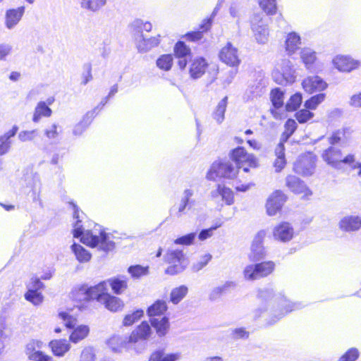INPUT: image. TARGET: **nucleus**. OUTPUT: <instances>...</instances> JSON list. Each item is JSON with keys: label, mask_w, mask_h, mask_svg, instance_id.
I'll use <instances>...</instances> for the list:
<instances>
[{"label": "nucleus", "mask_w": 361, "mask_h": 361, "mask_svg": "<svg viewBox=\"0 0 361 361\" xmlns=\"http://www.w3.org/2000/svg\"><path fill=\"white\" fill-rule=\"evenodd\" d=\"M259 298L267 302V307H260L254 312L256 318L259 317L264 311H269L271 318L267 319V324L272 325L283 317L287 313L300 308V304L293 303L281 295H276L272 289L259 290Z\"/></svg>", "instance_id": "f257e3e1"}, {"label": "nucleus", "mask_w": 361, "mask_h": 361, "mask_svg": "<svg viewBox=\"0 0 361 361\" xmlns=\"http://www.w3.org/2000/svg\"><path fill=\"white\" fill-rule=\"evenodd\" d=\"M73 235L75 238L80 237V240L84 244L97 247L104 252L112 250L115 247L113 236L106 233L99 225H96L93 230L84 231L80 221L78 220L74 224Z\"/></svg>", "instance_id": "f03ea898"}, {"label": "nucleus", "mask_w": 361, "mask_h": 361, "mask_svg": "<svg viewBox=\"0 0 361 361\" xmlns=\"http://www.w3.org/2000/svg\"><path fill=\"white\" fill-rule=\"evenodd\" d=\"M165 262L169 264L165 273L176 275L183 272L188 265L189 260L182 250L169 249L164 256Z\"/></svg>", "instance_id": "7ed1b4c3"}, {"label": "nucleus", "mask_w": 361, "mask_h": 361, "mask_svg": "<svg viewBox=\"0 0 361 361\" xmlns=\"http://www.w3.org/2000/svg\"><path fill=\"white\" fill-rule=\"evenodd\" d=\"M272 78L279 85H286L295 81V70L289 59L281 61L279 66L273 71Z\"/></svg>", "instance_id": "20e7f679"}, {"label": "nucleus", "mask_w": 361, "mask_h": 361, "mask_svg": "<svg viewBox=\"0 0 361 361\" xmlns=\"http://www.w3.org/2000/svg\"><path fill=\"white\" fill-rule=\"evenodd\" d=\"M322 159L335 169H341V164L352 165L355 163V154H348L343 157L340 149L330 147L322 153Z\"/></svg>", "instance_id": "39448f33"}, {"label": "nucleus", "mask_w": 361, "mask_h": 361, "mask_svg": "<svg viewBox=\"0 0 361 361\" xmlns=\"http://www.w3.org/2000/svg\"><path fill=\"white\" fill-rule=\"evenodd\" d=\"M237 174L238 169L229 161H214L206 177L209 180H215L218 177L232 179L236 177Z\"/></svg>", "instance_id": "423d86ee"}, {"label": "nucleus", "mask_w": 361, "mask_h": 361, "mask_svg": "<svg viewBox=\"0 0 361 361\" xmlns=\"http://www.w3.org/2000/svg\"><path fill=\"white\" fill-rule=\"evenodd\" d=\"M59 317L63 322L64 325L67 328H74L70 335V341L71 342L77 343L87 336L90 331L87 326L79 325L75 328L77 323L76 319L64 312H59Z\"/></svg>", "instance_id": "0eeeda50"}, {"label": "nucleus", "mask_w": 361, "mask_h": 361, "mask_svg": "<svg viewBox=\"0 0 361 361\" xmlns=\"http://www.w3.org/2000/svg\"><path fill=\"white\" fill-rule=\"evenodd\" d=\"M151 334V328L147 322H143L128 337V343L135 345L134 349L140 353L147 346L146 340Z\"/></svg>", "instance_id": "6e6552de"}, {"label": "nucleus", "mask_w": 361, "mask_h": 361, "mask_svg": "<svg viewBox=\"0 0 361 361\" xmlns=\"http://www.w3.org/2000/svg\"><path fill=\"white\" fill-rule=\"evenodd\" d=\"M251 27L258 43L265 44L267 42L269 38L267 25L260 15L257 14L252 18Z\"/></svg>", "instance_id": "1a4fd4ad"}, {"label": "nucleus", "mask_w": 361, "mask_h": 361, "mask_svg": "<svg viewBox=\"0 0 361 361\" xmlns=\"http://www.w3.org/2000/svg\"><path fill=\"white\" fill-rule=\"evenodd\" d=\"M231 156L238 167H243L245 164H247L248 166H257L256 158L252 154H248L242 147L233 149Z\"/></svg>", "instance_id": "9d476101"}, {"label": "nucleus", "mask_w": 361, "mask_h": 361, "mask_svg": "<svg viewBox=\"0 0 361 361\" xmlns=\"http://www.w3.org/2000/svg\"><path fill=\"white\" fill-rule=\"evenodd\" d=\"M332 63L340 72L349 73L357 69L360 66V62L349 56L337 55L333 59Z\"/></svg>", "instance_id": "9b49d317"}, {"label": "nucleus", "mask_w": 361, "mask_h": 361, "mask_svg": "<svg viewBox=\"0 0 361 361\" xmlns=\"http://www.w3.org/2000/svg\"><path fill=\"white\" fill-rule=\"evenodd\" d=\"M315 167L314 157L311 154L301 156L294 164L293 169L299 174L310 176L313 173Z\"/></svg>", "instance_id": "f8f14e48"}, {"label": "nucleus", "mask_w": 361, "mask_h": 361, "mask_svg": "<svg viewBox=\"0 0 361 361\" xmlns=\"http://www.w3.org/2000/svg\"><path fill=\"white\" fill-rule=\"evenodd\" d=\"M273 237L275 240L286 243L294 236V228L288 222H282L273 228Z\"/></svg>", "instance_id": "ddd939ff"}, {"label": "nucleus", "mask_w": 361, "mask_h": 361, "mask_svg": "<svg viewBox=\"0 0 361 361\" xmlns=\"http://www.w3.org/2000/svg\"><path fill=\"white\" fill-rule=\"evenodd\" d=\"M265 236V232L261 231L255 235L251 245L249 259L252 262H257L264 258L266 252L262 245V241Z\"/></svg>", "instance_id": "4468645a"}, {"label": "nucleus", "mask_w": 361, "mask_h": 361, "mask_svg": "<svg viewBox=\"0 0 361 361\" xmlns=\"http://www.w3.org/2000/svg\"><path fill=\"white\" fill-rule=\"evenodd\" d=\"M286 202V196L281 191L274 192L268 198L266 204L267 212L269 216H274L279 212Z\"/></svg>", "instance_id": "2eb2a0df"}, {"label": "nucleus", "mask_w": 361, "mask_h": 361, "mask_svg": "<svg viewBox=\"0 0 361 361\" xmlns=\"http://www.w3.org/2000/svg\"><path fill=\"white\" fill-rule=\"evenodd\" d=\"M136 47L139 52L146 53L160 43V35L149 38L144 37L143 33L134 34Z\"/></svg>", "instance_id": "dca6fc26"}, {"label": "nucleus", "mask_w": 361, "mask_h": 361, "mask_svg": "<svg viewBox=\"0 0 361 361\" xmlns=\"http://www.w3.org/2000/svg\"><path fill=\"white\" fill-rule=\"evenodd\" d=\"M219 58L224 63L233 67L238 66L240 62L237 49L230 42L221 49Z\"/></svg>", "instance_id": "f3484780"}, {"label": "nucleus", "mask_w": 361, "mask_h": 361, "mask_svg": "<svg viewBox=\"0 0 361 361\" xmlns=\"http://www.w3.org/2000/svg\"><path fill=\"white\" fill-rule=\"evenodd\" d=\"M302 85L305 91L308 93H312L315 91H322L327 87L326 82L317 75L306 78L303 80Z\"/></svg>", "instance_id": "a211bd4d"}, {"label": "nucleus", "mask_w": 361, "mask_h": 361, "mask_svg": "<svg viewBox=\"0 0 361 361\" xmlns=\"http://www.w3.org/2000/svg\"><path fill=\"white\" fill-rule=\"evenodd\" d=\"M24 13V6L7 10L5 14L6 27L9 30L14 28L20 21Z\"/></svg>", "instance_id": "6ab92c4d"}, {"label": "nucleus", "mask_w": 361, "mask_h": 361, "mask_svg": "<svg viewBox=\"0 0 361 361\" xmlns=\"http://www.w3.org/2000/svg\"><path fill=\"white\" fill-rule=\"evenodd\" d=\"M208 63L202 57L194 59L190 65L189 74L191 78L197 80L201 78L206 72Z\"/></svg>", "instance_id": "aec40b11"}, {"label": "nucleus", "mask_w": 361, "mask_h": 361, "mask_svg": "<svg viewBox=\"0 0 361 361\" xmlns=\"http://www.w3.org/2000/svg\"><path fill=\"white\" fill-rule=\"evenodd\" d=\"M339 228L345 232H354L361 228V217L359 216H346L339 221Z\"/></svg>", "instance_id": "412c9836"}, {"label": "nucleus", "mask_w": 361, "mask_h": 361, "mask_svg": "<svg viewBox=\"0 0 361 361\" xmlns=\"http://www.w3.org/2000/svg\"><path fill=\"white\" fill-rule=\"evenodd\" d=\"M300 44L301 38L298 33L292 32L287 35L285 41V50L288 55L294 54L299 49Z\"/></svg>", "instance_id": "4be33fe9"}, {"label": "nucleus", "mask_w": 361, "mask_h": 361, "mask_svg": "<svg viewBox=\"0 0 361 361\" xmlns=\"http://www.w3.org/2000/svg\"><path fill=\"white\" fill-rule=\"evenodd\" d=\"M87 289L90 300L96 299L98 302H102V298H103V296L107 295V282L102 281L93 286H87Z\"/></svg>", "instance_id": "5701e85b"}, {"label": "nucleus", "mask_w": 361, "mask_h": 361, "mask_svg": "<svg viewBox=\"0 0 361 361\" xmlns=\"http://www.w3.org/2000/svg\"><path fill=\"white\" fill-rule=\"evenodd\" d=\"M235 287L236 283L234 281H226L221 286L213 288L209 293L208 298L211 301H216L222 295Z\"/></svg>", "instance_id": "b1692460"}, {"label": "nucleus", "mask_w": 361, "mask_h": 361, "mask_svg": "<svg viewBox=\"0 0 361 361\" xmlns=\"http://www.w3.org/2000/svg\"><path fill=\"white\" fill-rule=\"evenodd\" d=\"M286 185L295 193L305 195L308 194V188L303 181L295 176H288L286 178Z\"/></svg>", "instance_id": "393cba45"}, {"label": "nucleus", "mask_w": 361, "mask_h": 361, "mask_svg": "<svg viewBox=\"0 0 361 361\" xmlns=\"http://www.w3.org/2000/svg\"><path fill=\"white\" fill-rule=\"evenodd\" d=\"M107 286L109 285L113 292L120 295L128 288V278L124 276H118L109 279Z\"/></svg>", "instance_id": "a878e982"}, {"label": "nucleus", "mask_w": 361, "mask_h": 361, "mask_svg": "<svg viewBox=\"0 0 361 361\" xmlns=\"http://www.w3.org/2000/svg\"><path fill=\"white\" fill-rule=\"evenodd\" d=\"M150 323L156 329L159 336L161 337L167 334L169 329V322L166 317L150 318Z\"/></svg>", "instance_id": "bb28decb"}, {"label": "nucleus", "mask_w": 361, "mask_h": 361, "mask_svg": "<svg viewBox=\"0 0 361 361\" xmlns=\"http://www.w3.org/2000/svg\"><path fill=\"white\" fill-rule=\"evenodd\" d=\"M18 130V126H13L12 129L0 137V156L6 154L11 147L10 139L13 137Z\"/></svg>", "instance_id": "cd10ccee"}, {"label": "nucleus", "mask_w": 361, "mask_h": 361, "mask_svg": "<svg viewBox=\"0 0 361 361\" xmlns=\"http://www.w3.org/2000/svg\"><path fill=\"white\" fill-rule=\"evenodd\" d=\"M49 345L54 355L59 357L63 356L71 348L69 343L66 340L51 341Z\"/></svg>", "instance_id": "c85d7f7f"}, {"label": "nucleus", "mask_w": 361, "mask_h": 361, "mask_svg": "<svg viewBox=\"0 0 361 361\" xmlns=\"http://www.w3.org/2000/svg\"><path fill=\"white\" fill-rule=\"evenodd\" d=\"M102 300V302L101 303L104 304L106 308L111 312H117L123 307V302L120 298L108 293L105 296H103Z\"/></svg>", "instance_id": "c756f323"}, {"label": "nucleus", "mask_w": 361, "mask_h": 361, "mask_svg": "<svg viewBox=\"0 0 361 361\" xmlns=\"http://www.w3.org/2000/svg\"><path fill=\"white\" fill-rule=\"evenodd\" d=\"M300 55L306 68H312L317 60V53L310 48L305 47L301 49Z\"/></svg>", "instance_id": "7c9ffc66"}, {"label": "nucleus", "mask_w": 361, "mask_h": 361, "mask_svg": "<svg viewBox=\"0 0 361 361\" xmlns=\"http://www.w3.org/2000/svg\"><path fill=\"white\" fill-rule=\"evenodd\" d=\"M284 152L285 147L282 143L276 146L275 149V155L276 158L274 162V167L276 172L281 171L286 164Z\"/></svg>", "instance_id": "2f4dec72"}, {"label": "nucleus", "mask_w": 361, "mask_h": 361, "mask_svg": "<svg viewBox=\"0 0 361 361\" xmlns=\"http://www.w3.org/2000/svg\"><path fill=\"white\" fill-rule=\"evenodd\" d=\"M52 114L51 109L44 102H39L34 111L32 121L35 123H38L42 116L49 117Z\"/></svg>", "instance_id": "473e14b6"}, {"label": "nucleus", "mask_w": 361, "mask_h": 361, "mask_svg": "<svg viewBox=\"0 0 361 361\" xmlns=\"http://www.w3.org/2000/svg\"><path fill=\"white\" fill-rule=\"evenodd\" d=\"M126 340L127 338L114 335L107 341V345L114 352H121L122 349L126 348L128 344H130Z\"/></svg>", "instance_id": "72a5a7b5"}, {"label": "nucleus", "mask_w": 361, "mask_h": 361, "mask_svg": "<svg viewBox=\"0 0 361 361\" xmlns=\"http://www.w3.org/2000/svg\"><path fill=\"white\" fill-rule=\"evenodd\" d=\"M228 104V97H224L219 101L214 111L212 113V117L219 124H221L225 118V112Z\"/></svg>", "instance_id": "f704fd0d"}, {"label": "nucleus", "mask_w": 361, "mask_h": 361, "mask_svg": "<svg viewBox=\"0 0 361 361\" xmlns=\"http://www.w3.org/2000/svg\"><path fill=\"white\" fill-rule=\"evenodd\" d=\"M87 285H80L75 286L71 293V298L78 302L90 300V296L87 293Z\"/></svg>", "instance_id": "c9c22d12"}, {"label": "nucleus", "mask_w": 361, "mask_h": 361, "mask_svg": "<svg viewBox=\"0 0 361 361\" xmlns=\"http://www.w3.org/2000/svg\"><path fill=\"white\" fill-rule=\"evenodd\" d=\"M27 186L32 189L31 197L34 202H39L41 204L40 192H41V182L38 176H33L32 180L27 182Z\"/></svg>", "instance_id": "e433bc0d"}, {"label": "nucleus", "mask_w": 361, "mask_h": 361, "mask_svg": "<svg viewBox=\"0 0 361 361\" xmlns=\"http://www.w3.org/2000/svg\"><path fill=\"white\" fill-rule=\"evenodd\" d=\"M167 305L165 301L157 300L147 309V314L150 318L161 317L166 311Z\"/></svg>", "instance_id": "4c0bfd02"}, {"label": "nucleus", "mask_w": 361, "mask_h": 361, "mask_svg": "<svg viewBox=\"0 0 361 361\" xmlns=\"http://www.w3.org/2000/svg\"><path fill=\"white\" fill-rule=\"evenodd\" d=\"M94 116V110L88 111L85 116L83 117L82 121L78 123L75 126L73 133L74 135L79 136L82 135V133L85 131V130L87 128L89 124L90 123L92 119Z\"/></svg>", "instance_id": "58836bf2"}, {"label": "nucleus", "mask_w": 361, "mask_h": 361, "mask_svg": "<svg viewBox=\"0 0 361 361\" xmlns=\"http://www.w3.org/2000/svg\"><path fill=\"white\" fill-rule=\"evenodd\" d=\"M106 3V0H80L81 8L92 12L98 11Z\"/></svg>", "instance_id": "ea45409f"}, {"label": "nucleus", "mask_w": 361, "mask_h": 361, "mask_svg": "<svg viewBox=\"0 0 361 361\" xmlns=\"http://www.w3.org/2000/svg\"><path fill=\"white\" fill-rule=\"evenodd\" d=\"M72 251L74 252L76 259L81 263L87 262L91 259V254L85 250L82 245L74 243L71 246Z\"/></svg>", "instance_id": "a19ab883"}, {"label": "nucleus", "mask_w": 361, "mask_h": 361, "mask_svg": "<svg viewBox=\"0 0 361 361\" xmlns=\"http://www.w3.org/2000/svg\"><path fill=\"white\" fill-rule=\"evenodd\" d=\"M188 292V288L184 285L172 289L170 295L171 302L174 305H177L185 297Z\"/></svg>", "instance_id": "79ce46f5"}, {"label": "nucleus", "mask_w": 361, "mask_h": 361, "mask_svg": "<svg viewBox=\"0 0 361 361\" xmlns=\"http://www.w3.org/2000/svg\"><path fill=\"white\" fill-rule=\"evenodd\" d=\"M256 265L259 279L269 276L273 272L275 268V264L271 261L257 263Z\"/></svg>", "instance_id": "37998d69"}, {"label": "nucleus", "mask_w": 361, "mask_h": 361, "mask_svg": "<svg viewBox=\"0 0 361 361\" xmlns=\"http://www.w3.org/2000/svg\"><path fill=\"white\" fill-rule=\"evenodd\" d=\"M43 343L38 340L30 341L25 347V353L30 360L36 353H39L42 348Z\"/></svg>", "instance_id": "c03bdc74"}, {"label": "nucleus", "mask_w": 361, "mask_h": 361, "mask_svg": "<svg viewBox=\"0 0 361 361\" xmlns=\"http://www.w3.org/2000/svg\"><path fill=\"white\" fill-rule=\"evenodd\" d=\"M131 29L135 34L142 33V30L150 32L152 29V25L149 22H144L141 19H135L130 25Z\"/></svg>", "instance_id": "a18cd8bd"}, {"label": "nucleus", "mask_w": 361, "mask_h": 361, "mask_svg": "<svg viewBox=\"0 0 361 361\" xmlns=\"http://www.w3.org/2000/svg\"><path fill=\"white\" fill-rule=\"evenodd\" d=\"M157 66L161 70L168 71L173 65V56L171 54H163L157 60Z\"/></svg>", "instance_id": "49530a36"}, {"label": "nucleus", "mask_w": 361, "mask_h": 361, "mask_svg": "<svg viewBox=\"0 0 361 361\" xmlns=\"http://www.w3.org/2000/svg\"><path fill=\"white\" fill-rule=\"evenodd\" d=\"M302 97L301 93H295L292 95L286 104V109L288 111H295L301 104Z\"/></svg>", "instance_id": "de8ad7c7"}, {"label": "nucleus", "mask_w": 361, "mask_h": 361, "mask_svg": "<svg viewBox=\"0 0 361 361\" xmlns=\"http://www.w3.org/2000/svg\"><path fill=\"white\" fill-rule=\"evenodd\" d=\"M128 272L130 274L132 278L137 279L142 276L147 275L149 271L147 267L133 265L128 267Z\"/></svg>", "instance_id": "09e8293b"}, {"label": "nucleus", "mask_w": 361, "mask_h": 361, "mask_svg": "<svg viewBox=\"0 0 361 361\" xmlns=\"http://www.w3.org/2000/svg\"><path fill=\"white\" fill-rule=\"evenodd\" d=\"M325 97L326 94L324 93L314 95L305 102V107L307 109L314 110L325 99Z\"/></svg>", "instance_id": "8fccbe9b"}, {"label": "nucleus", "mask_w": 361, "mask_h": 361, "mask_svg": "<svg viewBox=\"0 0 361 361\" xmlns=\"http://www.w3.org/2000/svg\"><path fill=\"white\" fill-rule=\"evenodd\" d=\"M195 191L196 190L193 187L184 189L181 194L180 200L186 203L190 207H192L195 202V200L192 198L195 195Z\"/></svg>", "instance_id": "3c124183"}, {"label": "nucleus", "mask_w": 361, "mask_h": 361, "mask_svg": "<svg viewBox=\"0 0 361 361\" xmlns=\"http://www.w3.org/2000/svg\"><path fill=\"white\" fill-rule=\"evenodd\" d=\"M271 99L273 106L279 109L283 105V92L279 88L273 90L271 92Z\"/></svg>", "instance_id": "603ef678"}, {"label": "nucleus", "mask_w": 361, "mask_h": 361, "mask_svg": "<svg viewBox=\"0 0 361 361\" xmlns=\"http://www.w3.org/2000/svg\"><path fill=\"white\" fill-rule=\"evenodd\" d=\"M243 276L245 279L247 281L259 279L256 264L247 265L243 270Z\"/></svg>", "instance_id": "864d4df0"}, {"label": "nucleus", "mask_w": 361, "mask_h": 361, "mask_svg": "<svg viewBox=\"0 0 361 361\" xmlns=\"http://www.w3.org/2000/svg\"><path fill=\"white\" fill-rule=\"evenodd\" d=\"M260 8L267 14L273 15L276 11V0H258Z\"/></svg>", "instance_id": "5fc2aeb1"}, {"label": "nucleus", "mask_w": 361, "mask_h": 361, "mask_svg": "<svg viewBox=\"0 0 361 361\" xmlns=\"http://www.w3.org/2000/svg\"><path fill=\"white\" fill-rule=\"evenodd\" d=\"M174 53L177 58H184L190 55V49L183 42L179 41L174 47Z\"/></svg>", "instance_id": "6e6d98bb"}, {"label": "nucleus", "mask_w": 361, "mask_h": 361, "mask_svg": "<svg viewBox=\"0 0 361 361\" xmlns=\"http://www.w3.org/2000/svg\"><path fill=\"white\" fill-rule=\"evenodd\" d=\"M143 315V310H137L132 314H127L123 321V326H128L133 325L135 322L139 320Z\"/></svg>", "instance_id": "4d7b16f0"}, {"label": "nucleus", "mask_w": 361, "mask_h": 361, "mask_svg": "<svg viewBox=\"0 0 361 361\" xmlns=\"http://www.w3.org/2000/svg\"><path fill=\"white\" fill-rule=\"evenodd\" d=\"M25 299L35 305L41 304L43 301V296L40 292L27 290L25 294Z\"/></svg>", "instance_id": "13d9d810"}, {"label": "nucleus", "mask_w": 361, "mask_h": 361, "mask_svg": "<svg viewBox=\"0 0 361 361\" xmlns=\"http://www.w3.org/2000/svg\"><path fill=\"white\" fill-rule=\"evenodd\" d=\"M96 355L94 349L87 346L82 349L78 361H95Z\"/></svg>", "instance_id": "bf43d9fd"}, {"label": "nucleus", "mask_w": 361, "mask_h": 361, "mask_svg": "<svg viewBox=\"0 0 361 361\" xmlns=\"http://www.w3.org/2000/svg\"><path fill=\"white\" fill-rule=\"evenodd\" d=\"M310 109H301L295 114V118L300 123H305L313 118L314 114L309 111Z\"/></svg>", "instance_id": "052dcab7"}, {"label": "nucleus", "mask_w": 361, "mask_h": 361, "mask_svg": "<svg viewBox=\"0 0 361 361\" xmlns=\"http://www.w3.org/2000/svg\"><path fill=\"white\" fill-rule=\"evenodd\" d=\"M359 357V351L355 348H350L338 361H355Z\"/></svg>", "instance_id": "680f3d73"}, {"label": "nucleus", "mask_w": 361, "mask_h": 361, "mask_svg": "<svg viewBox=\"0 0 361 361\" xmlns=\"http://www.w3.org/2000/svg\"><path fill=\"white\" fill-rule=\"evenodd\" d=\"M221 199L224 200L226 204L231 205L234 202V197L233 191L223 185L221 190Z\"/></svg>", "instance_id": "e2e57ef3"}, {"label": "nucleus", "mask_w": 361, "mask_h": 361, "mask_svg": "<svg viewBox=\"0 0 361 361\" xmlns=\"http://www.w3.org/2000/svg\"><path fill=\"white\" fill-rule=\"evenodd\" d=\"M211 259L212 255L210 254H206L202 256L200 261L192 265V270L194 271H199L209 263Z\"/></svg>", "instance_id": "0e129e2a"}, {"label": "nucleus", "mask_w": 361, "mask_h": 361, "mask_svg": "<svg viewBox=\"0 0 361 361\" xmlns=\"http://www.w3.org/2000/svg\"><path fill=\"white\" fill-rule=\"evenodd\" d=\"M160 358L159 361H178L180 359V353L165 354L163 350H157Z\"/></svg>", "instance_id": "69168bd1"}, {"label": "nucleus", "mask_w": 361, "mask_h": 361, "mask_svg": "<svg viewBox=\"0 0 361 361\" xmlns=\"http://www.w3.org/2000/svg\"><path fill=\"white\" fill-rule=\"evenodd\" d=\"M37 136V130H23L19 133L18 139L21 142H27L33 140Z\"/></svg>", "instance_id": "338daca9"}, {"label": "nucleus", "mask_w": 361, "mask_h": 361, "mask_svg": "<svg viewBox=\"0 0 361 361\" xmlns=\"http://www.w3.org/2000/svg\"><path fill=\"white\" fill-rule=\"evenodd\" d=\"M196 234L195 233H191L188 235L180 237L174 240L176 244L190 245L192 244Z\"/></svg>", "instance_id": "774afa93"}]
</instances>
